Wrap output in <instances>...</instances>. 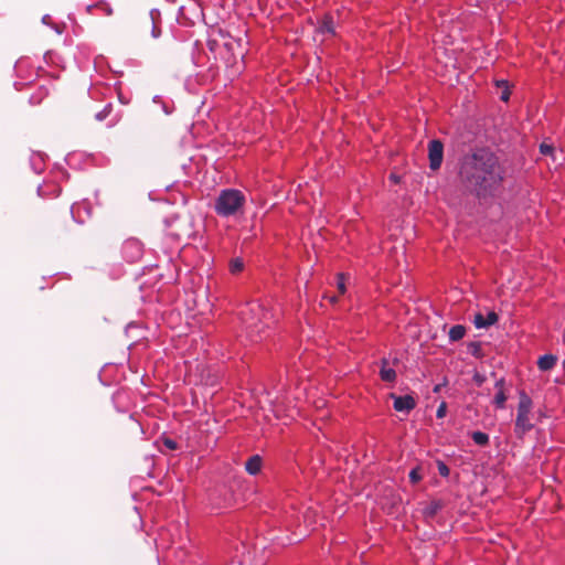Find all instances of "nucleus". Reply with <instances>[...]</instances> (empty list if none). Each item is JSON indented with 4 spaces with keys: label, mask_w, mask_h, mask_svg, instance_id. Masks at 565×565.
Returning <instances> with one entry per match:
<instances>
[{
    "label": "nucleus",
    "mask_w": 565,
    "mask_h": 565,
    "mask_svg": "<svg viewBox=\"0 0 565 565\" xmlns=\"http://www.w3.org/2000/svg\"><path fill=\"white\" fill-rule=\"evenodd\" d=\"M223 46L228 54V56L223 57L225 60L226 65H228L231 67L237 66L238 57L242 60L243 53L239 52V54L236 55L234 51L237 46H239V43L235 40H228V41L224 42Z\"/></svg>",
    "instance_id": "nucleus-6"
},
{
    "label": "nucleus",
    "mask_w": 565,
    "mask_h": 565,
    "mask_svg": "<svg viewBox=\"0 0 565 565\" xmlns=\"http://www.w3.org/2000/svg\"><path fill=\"white\" fill-rule=\"evenodd\" d=\"M446 412H447V405H446V403H444V402H443V403L438 406V408H437L436 416H437L438 418H443V417H445V416H446Z\"/></svg>",
    "instance_id": "nucleus-25"
},
{
    "label": "nucleus",
    "mask_w": 565,
    "mask_h": 565,
    "mask_svg": "<svg viewBox=\"0 0 565 565\" xmlns=\"http://www.w3.org/2000/svg\"><path fill=\"white\" fill-rule=\"evenodd\" d=\"M394 399V408L397 412L409 413L416 406L415 399L409 395L396 396L392 394Z\"/></svg>",
    "instance_id": "nucleus-8"
},
{
    "label": "nucleus",
    "mask_w": 565,
    "mask_h": 565,
    "mask_svg": "<svg viewBox=\"0 0 565 565\" xmlns=\"http://www.w3.org/2000/svg\"><path fill=\"white\" fill-rule=\"evenodd\" d=\"M42 22H43V24H46V25L53 26V28L55 29L56 33H58V34H61V33L63 32V29H62V28H60L58 25H53V24L51 23V15H49V14H45V15L42 18Z\"/></svg>",
    "instance_id": "nucleus-23"
},
{
    "label": "nucleus",
    "mask_w": 565,
    "mask_h": 565,
    "mask_svg": "<svg viewBox=\"0 0 565 565\" xmlns=\"http://www.w3.org/2000/svg\"><path fill=\"white\" fill-rule=\"evenodd\" d=\"M441 508V503L439 501H431L429 502L424 509H423V514L426 516V518H431L434 516L437 511Z\"/></svg>",
    "instance_id": "nucleus-17"
},
{
    "label": "nucleus",
    "mask_w": 565,
    "mask_h": 565,
    "mask_svg": "<svg viewBox=\"0 0 565 565\" xmlns=\"http://www.w3.org/2000/svg\"><path fill=\"white\" fill-rule=\"evenodd\" d=\"M74 209H75V207H74V206H72L71 212H72V215H73L74 220H76Z\"/></svg>",
    "instance_id": "nucleus-36"
},
{
    "label": "nucleus",
    "mask_w": 565,
    "mask_h": 565,
    "mask_svg": "<svg viewBox=\"0 0 565 565\" xmlns=\"http://www.w3.org/2000/svg\"><path fill=\"white\" fill-rule=\"evenodd\" d=\"M312 513V511L308 510L303 515L305 523H307L308 525H310V519Z\"/></svg>",
    "instance_id": "nucleus-28"
},
{
    "label": "nucleus",
    "mask_w": 565,
    "mask_h": 565,
    "mask_svg": "<svg viewBox=\"0 0 565 565\" xmlns=\"http://www.w3.org/2000/svg\"><path fill=\"white\" fill-rule=\"evenodd\" d=\"M158 100H159V97H158V96H156V97L153 98V102H154V103H157Z\"/></svg>",
    "instance_id": "nucleus-40"
},
{
    "label": "nucleus",
    "mask_w": 565,
    "mask_h": 565,
    "mask_svg": "<svg viewBox=\"0 0 565 565\" xmlns=\"http://www.w3.org/2000/svg\"><path fill=\"white\" fill-rule=\"evenodd\" d=\"M38 193L40 196H47L51 194V192L47 190V185H40L38 188Z\"/></svg>",
    "instance_id": "nucleus-27"
},
{
    "label": "nucleus",
    "mask_w": 565,
    "mask_h": 565,
    "mask_svg": "<svg viewBox=\"0 0 565 565\" xmlns=\"http://www.w3.org/2000/svg\"><path fill=\"white\" fill-rule=\"evenodd\" d=\"M471 438L478 446H486L489 444V435L482 431H473L471 434Z\"/></svg>",
    "instance_id": "nucleus-18"
},
{
    "label": "nucleus",
    "mask_w": 565,
    "mask_h": 565,
    "mask_svg": "<svg viewBox=\"0 0 565 565\" xmlns=\"http://www.w3.org/2000/svg\"><path fill=\"white\" fill-rule=\"evenodd\" d=\"M239 72H241V67L237 66L234 73H239Z\"/></svg>",
    "instance_id": "nucleus-38"
},
{
    "label": "nucleus",
    "mask_w": 565,
    "mask_h": 565,
    "mask_svg": "<svg viewBox=\"0 0 565 565\" xmlns=\"http://www.w3.org/2000/svg\"><path fill=\"white\" fill-rule=\"evenodd\" d=\"M388 361L386 359L382 360V367L380 371L381 379L385 382H394L396 379V372L394 369L387 366Z\"/></svg>",
    "instance_id": "nucleus-12"
},
{
    "label": "nucleus",
    "mask_w": 565,
    "mask_h": 565,
    "mask_svg": "<svg viewBox=\"0 0 565 565\" xmlns=\"http://www.w3.org/2000/svg\"><path fill=\"white\" fill-rule=\"evenodd\" d=\"M93 8L99 9L106 15H111L113 14V9H111V7L107 2H99V3L95 4V6H88L87 7V11L90 12Z\"/></svg>",
    "instance_id": "nucleus-20"
},
{
    "label": "nucleus",
    "mask_w": 565,
    "mask_h": 565,
    "mask_svg": "<svg viewBox=\"0 0 565 565\" xmlns=\"http://www.w3.org/2000/svg\"><path fill=\"white\" fill-rule=\"evenodd\" d=\"M429 167L431 170L440 168L444 158V146L439 140H431L428 145Z\"/></svg>",
    "instance_id": "nucleus-5"
},
{
    "label": "nucleus",
    "mask_w": 565,
    "mask_h": 565,
    "mask_svg": "<svg viewBox=\"0 0 565 565\" xmlns=\"http://www.w3.org/2000/svg\"><path fill=\"white\" fill-rule=\"evenodd\" d=\"M540 150H541V153L542 154H545V156H551L553 158V161H557L559 157L563 158V152L562 150L557 151L553 146L551 145H547L545 142H543L541 146H540Z\"/></svg>",
    "instance_id": "nucleus-13"
},
{
    "label": "nucleus",
    "mask_w": 565,
    "mask_h": 565,
    "mask_svg": "<svg viewBox=\"0 0 565 565\" xmlns=\"http://www.w3.org/2000/svg\"><path fill=\"white\" fill-rule=\"evenodd\" d=\"M122 250L130 262H135L141 257L142 246L136 239H128L125 242Z\"/></svg>",
    "instance_id": "nucleus-7"
},
{
    "label": "nucleus",
    "mask_w": 565,
    "mask_h": 565,
    "mask_svg": "<svg viewBox=\"0 0 565 565\" xmlns=\"http://www.w3.org/2000/svg\"><path fill=\"white\" fill-rule=\"evenodd\" d=\"M437 468H438V472H439L440 476H443V477H448L449 476L450 470H449L448 466L444 461H438L437 462Z\"/></svg>",
    "instance_id": "nucleus-21"
},
{
    "label": "nucleus",
    "mask_w": 565,
    "mask_h": 565,
    "mask_svg": "<svg viewBox=\"0 0 565 565\" xmlns=\"http://www.w3.org/2000/svg\"><path fill=\"white\" fill-rule=\"evenodd\" d=\"M119 100L121 104H128V100L125 99V97H122L121 95H119Z\"/></svg>",
    "instance_id": "nucleus-33"
},
{
    "label": "nucleus",
    "mask_w": 565,
    "mask_h": 565,
    "mask_svg": "<svg viewBox=\"0 0 565 565\" xmlns=\"http://www.w3.org/2000/svg\"><path fill=\"white\" fill-rule=\"evenodd\" d=\"M244 269V263H243V259L242 258H233L231 262H230V271L232 274H238L241 273L242 270Z\"/></svg>",
    "instance_id": "nucleus-19"
},
{
    "label": "nucleus",
    "mask_w": 565,
    "mask_h": 565,
    "mask_svg": "<svg viewBox=\"0 0 565 565\" xmlns=\"http://www.w3.org/2000/svg\"><path fill=\"white\" fill-rule=\"evenodd\" d=\"M262 466H263V460L260 458V456L258 455H255V456H252L245 463V470L252 475V476H255L257 475L260 469H262Z\"/></svg>",
    "instance_id": "nucleus-10"
},
{
    "label": "nucleus",
    "mask_w": 565,
    "mask_h": 565,
    "mask_svg": "<svg viewBox=\"0 0 565 565\" xmlns=\"http://www.w3.org/2000/svg\"><path fill=\"white\" fill-rule=\"evenodd\" d=\"M331 302H335L337 301V297L332 296L329 298Z\"/></svg>",
    "instance_id": "nucleus-37"
},
{
    "label": "nucleus",
    "mask_w": 565,
    "mask_h": 565,
    "mask_svg": "<svg viewBox=\"0 0 565 565\" xmlns=\"http://www.w3.org/2000/svg\"><path fill=\"white\" fill-rule=\"evenodd\" d=\"M317 32L321 33V34H330V35L334 34V24H333L332 19L326 18L319 25Z\"/></svg>",
    "instance_id": "nucleus-15"
},
{
    "label": "nucleus",
    "mask_w": 565,
    "mask_h": 565,
    "mask_svg": "<svg viewBox=\"0 0 565 565\" xmlns=\"http://www.w3.org/2000/svg\"><path fill=\"white\" fill-rule=\"evenodd\" d=\"M420 479H422V475H420L419 470L417 468L412 469L409 472L411 482L417 483L418 481H420Z\"/></svg>",
    "instance_id": "nucleus-22"
},
{
    "label": "nucleus",
    "mask_w": 565,
    "mask_h": 565,
    "mask_svg": "<svg viewBox=\"0 0 565 565\" xmlns=\"http://www.w3.org/2000/svg\"><path fill=\"white\" fill-rule=\"evenodd\" d=\"M338 289L340 294L345 292V279L343 274H339L338 276Z\"/></svg>",
    "instance_id": "nucleus-24"
},
{
    "label": "nucleus",
    "mask_w": 565,
    "mask_h": 565,
    "mask_svg": "<svg viewBox=\"0 0 565 565\" xmlns=\"http://www.w3.org/2000/svg\"><path fill=\"white\" fill-rule=\"evenodd\" d=\"M497 85H498V86H501V85H502V86H507V82H504V81H500V82H498V83H497Z\"/></svg>",
    "instance_id": "nucleus-34"
},
{
    "label": "nucleus",
    "mask_w": 565,
    "mask_h": 565,
    "mask_svg": "<svg viewBox=\"0 0 565 565\" xmlns=\"http://www.w3.org/2000/svg\"><path fill=\"white\" fill-rule=\"evenodd\" d=\"M163 110H164V113H166V114H170V110H168V109L166 108V106L163 107Z\"/></svg>",
    "instance_id": "nucleus-39"
},
{
    "label": "nucleus",
    "mask_w": 565,
    "mask_h": 565,
    "mask_svg": "<svg viewBox=\"0 0 565 565\" xmlns=\"http://www.w3.org/2000/svg\"><path fill=\"white\" fill-rule=\"evenodd\" d=\"M466 334V328L461 324H456L449 330V339L452 342L461 340Z\"/></svg>",
    "instance_id": "nucleus-14"
},
{
    "label": "nucleus",
    "mask_w": 565,
    "mask_h": 565,
    "mask_svg": "<svg viewBox=\"0 0 565 565\" xmlns=\"http://www.w3.org/2000/svg\"><path fill=\"white\" fill-rule=\"evenodd\" d=\"M245 201V195L239 190L225 189L216 198L214 210L222 217L233 216L242 211Z\"/></svg>",
    "instance_id": "nucleus-3"
},
{
    "label": "nucleus",
    "mask_w": 565,
    "mask_h": 565,
    "mask_svg": "<svg viewBox=\"0 0 565 565\" xmlns=\"http://www.w3.org/2000/svg\"><path fill=\"white\" fill-rule=\"evenodd\" d=\"M495 385L499 387V391L494 396V404L497 407L503 408L507 402V395L502 390V381H498Z\"/></svg>",
    "instance_id": "nucleus-16"
},
{
    "label": "nucleus",
    "mask_w": 565,
    "mask_h": 565,
    "mask_svg": "<svg viewBox=\"0 0 565 565\" xmlns=\"http://www.w3.org/2000/svg\"><path fill=\"white\" fill-rule=\"evenodd\" d=\"M498 321V315L494 311H488L484 316L479 312L473 318V324L477 329L488 328Z\"/></svg>",
    "instance_id": "nucleus-9"
},
{
    "label": "nucleus",
    "mask_w": 565,
    "mask_h": 565,
    "mask_svg": "<svg viewBox=\"0 0 565 565\" xmlns=\"http://www.w3.org/2000/svg\"><path fill=\"white\" fill-rule=\"evenodd\" d=\"M391 179H392L394 182H398V177H396L395 174H392V175H391Z\"/></svg>",
    "instance_id": "nucleus-35"
},
{
    "label": "nucleus",
    "mask_w": 565,
    "mask_h": 565,
    "mask_svg": "<svg viewBox=\"0 0 565 565\" xmlns=\"http://www.w3.org/2000/svg\"><path fill=\"white\" fill-rule=\"evenodd\" d=\"M460 173L479 194L491 190L502 180L498 159L487 149H479L466 157Z\"/></svg>",
    "instance_id": "nucleus-1"
},
{
    "label": "nucleus",
    "mask_w": 565,
    "mask_h": 565,
    "mask_svg": "<svg viewBox=\"0 0 565 565\" xmlns=\"http://www.w3.org/2000/svg\"><path fill=\"white\" fill-rule=\"evenodd\" d=\"M532 408L533 402L531 397L525 392H520L514 426V433L519 438H522L527 431H530L533 428Z\"/></svg>",
    "instance_id": "nucleus-4"
},
{
    "label": "nucleus",
    "mask_w": 565,
    "mask_h": 565,
    "mask_svg": "<svg viewBox=\"0 0 565 565\" xmlns=\"http://www.w3.org/2000/svg\"><path fill=\"white\" fill-rule=\"evenodd\" d=\"M163 445L170 449V450H175L178 448V444L177 441H174L173 439H170V438H166L163 440Z\"/></svg>",
    "instance_id": "nucleus-26"
},
{
    "label": "nucleus",
    "mask_w": 565,
    "mask_h": 565,
    "mask_svg": "<svg viewBox=\"0 0 565 565\" xmlns=\"http://www.w3.org/2000/svg\"><path fill=\"white\" fill-rule=\"evenodd\" d=\"M509 96H510V95H509V92H508V90H503V92H502V95H501V99H502L503 102H508V100H509Z\"/></svg>",
    "instance_id": "nucleus-29"
},
{
    "label": "nucleus",
    "mask_w": 565,
    "mask_h": 565,
    "mask_svg": "<svg viewBox=\"0 0 565 565\" xmlns=\"http://www.w3.org/2000/svg\"><path fill=\"white\" fill-rule=\"evenodd\" d=\"M106 116H107L106 111H103V113H98V114L96 115V118H97L98 120H103Z\"/></svg>",
    "instance_id": "nucleus-30"
},
{
    "label": "nucleus",
    "mask_w": 565,
    "mask_h": 565,
    "mask_svg": "<svg viewBox=\"0 0 565 565\" xmlns=\"http://www.w3.org/2000/svg\"><path fill=\"white\" fill-rule=\"evenodd\" d=\"M152 36L153 38H158L159 36V31L157 29V26L153 24V28H152Z\"/></svg>",
    "instance_id": "nucleus-31"
},
{
    "label": "nucleus",
    "mask_w": 565,
    "mask_h": 565,
    "mask_svg": "<svg viewBox=\"0 0 565 565\" xmlns=\"http://www.w3.org/2000/svg\"><path fill=\"white\" fill-rule=\"evenodd\" d=\"M557 358L553 354H545L537 361V366L541 371H550L556 364Z\"/></svg>",
    "instance_id": "nucleus-11"
},
{
    "label": "nucleus",
    "mask_w": 565,
    "mask_h": 565,
    "mask_svg": "<svg viewBox=\"0 0 565 565\" xmlns=\"http://www.w3.org/2000/svg\"><path fill=\"white\" fill-rule=\"evenodd\" d=\"M273 315L265 309V307L257 302L248 303L241 311V320L246 330L252 334L254 332L260 333L264 326H268Z\"/></svg>",
    "instance_id": "nucleus-2"
},
{
    "label": "nucleus",
    "mask_w": 565,
    "mask_h": 565,
    "mask_svg": "<svg viewBox=\"0 0 565 565\" xmlns=\"http://www.w3.org/2000/svg\"><path fill=\"white\" fill-rule=\"evenodd\" d=\"M60 192H61V188H58V186H54V190L52 191V194H53L54 196H57V195L60 194Z\"/></svg>",
    "instance_id": "nucleus-32"
}]
</instances>
